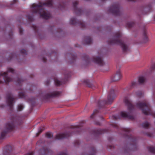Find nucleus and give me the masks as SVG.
<instances>
[{
    "label": "nucleus",
    "mask_w": 155,
    "mask_h": 155,
    "mask_svg": "<svg viewBox=\"0 0 155 155\" xmlns=\"http://www.w3.org/2000/svg\"><path fill=\"white\" fill-rule=\"evenodd\" d=\"M146 78L144 76H141L139 77L138 81L140 84H143L146 81Z\"/></svg>",
    "instance_id": "nucleus-22"
},
{
    "label": "nucleus",
    "mask_w": 155,
    "mask_h": 155,
    "mask_svg": "<svg viewBox=\"0 0 155 155\" xmlns=\"http://www.w3.org/2000/svg\"><path fill=\"white\" fill-rule=\"evenodd\" d=\"M4 105H1V107H4Z\"/></svg>",
    "instance_id": "nucleus-62"
},
{
    "label": "nucleus",
    "mask_w": 155,
    "mask_h": 155,
    "mask_svg": "<svg viewBox=\"0 0 155 155\" xmlns=\"http://www.w3.org/2000/svg\"><path fill=\"white\" fill-rule=\"evenodd\" d=\"M5 148L6 151L5 152L4 154L5 155H12V153H13L12 147L10 145H8Z\"/></svg>",
    "instance_id": "nucleus-20"
},
{
    "label": "nucleus",
    "mask_w": 155,
    "mask_h": 155,
    "mask_svg": "<svg viewBox=\"0 0 155 155\" xmlns=\"http://www.w3.org/2000/svg\"><path fill=\"white\" fill-rule=\"evenodd\" d=\"M54 82L55 85H56L57 86H59L61 84H64L66 83V81H63V82H61L56 79H54Z\"/></svg>",
    "instance_id": "nucleus-23"
},
{
    "label": "nucleus",
    "mask_w": 155,
    "mask_h": 155,
    "mask_svg": "<svg viewBox=\"0 0 155 155\" xmlns=\"http://www.w3.org/2000/svg\"><path fill=\"white\" fill-rule=\"evenodd\" d=\"M33 155V152H31V153H28L26 154L25 155Z\"/></svg>",
    "instance_id": "nucleus-56"
},
{
    "label": "nucleus",
    "mask_w": 155,
    "mask_h": 155,
    "mask_svg": "<svg viewBox=\"0 0 155 155\" xmlns=\"http://www.w3.org/2000/svg\"><path fill=\"white\" fill-rule=\"evenodd\" d=\"M18 96L20 98H24L25 97V94L23 92H20L18 93Z\"/></svg>",
    "instance_id": "nucleus-34"
},
{
    "label": "nucleus",
    "mask_w": 155,
    "mask_h": 155,
    "mask_svg": "<svg viewBox=\"0 0 155 155\" xmlns=\"http://www.w3.org/2000/svg\"><path fill=\"white\" fill-rule=\"evenodd\" d=\"M153 19L154 21H155V15L153 17Z\"/></svg>",
    "instance_id": "nucleus-61"
},
{
    "label": "nucleus",
    "mask_w": 155,
    "mask_h": 155,
    "mask_svg": "<svg viewBox=\"0 0 155 155\" xmlns=\"http://www.w3.org/2000/svg\"><path fill=\"white\" fill-rule=\"evenodd\" d=\"M16 82L19 86H21L22 82L24 81L23 79L17 77L16 79Z\"/></svg>",
    "instance_id": "nucleus-25"
},
{
    "label": "nucleus",
    "mask_w": 155,
    "mask_h": 155,
    "mask_svg": "<svg viewBox=\"0 0 155 155\" xmlns=\"http://www.w3.org/2000/svg\"><path fill=\"white\" fill-rule=\"evenodd\" d=\"M50 82V81L49 80H47L46 82V85H48L49 84Z\"/></svg>",
    "instance_id": "nucleus-55"
},
{
    "label": "nucleus",
    "mask_w": 155,
    "mask_h": 155,
    "mask_svg": "<svg viewBox=\"0 0 155 155\" xmlns=\"http://www.w3.org/2000/svg\"><path fill=\"white\" fill-rule=\"evenodd\" d=\"M43 130L41 127L38 130V131L36 134V136H38L42 132Z\"/></svg>",
    "instance_id": "nucleus-42"
},
{
    "label": "nucleus",
    "mask_w": 155,
    "mask_h": 155,
    "mask_svg": "<svg viewBox=\"0 0 155 155\" xmlns=\"http://www.w3.org/2000/svg\"><path fill=\"white\" fill-rule=\"evenodd\" d=\"M108 12L116 16H120L121 14L120 5L118 3H114L111 7L109 8Z\"/></svg>",
    "instance_id": "nucleus-7"
},
{
    "label": "nucleus",
    "mask_w": 155,
    "mask_h": 155,
    "mask_svg": "<svg viewBox=\"0 0 155 155\" xmlns=\"http://www.w3.org/2000/svg\"><path fill=\"white\" fill-rule=\"evenodd\" d=\"M18 28H19V33L20 34H22L23 33V29L20 27V26H18Z\"/></svg>",
    "instance_id": "nucleus-44"
},
{
    "label": "nucleus",
    "mask_w": 155,
    "mask_h": 155,
    "mask_svg": "<svg viewBox=\"0 0 155 155\" xmlns=\"http://www.w3.org/2000/svg\"><path fill=\"white\" fill-rule=\"evenodd\" d=\"M95 124L97 125H101V123L98 121L96 122L95 123Z\"/></svg>",
    "instance_id": "nucleus-54"
},
{
    "label": "nucleus",
    "mask_w": 155,
    "mask_h": 155,
    "mask_svg": "<svg viewBox=\"0 0 155 155\" xmlns=\"http://www.w3.org/2000/svg\"><path fill=\"white\" fill-rule=\"evenodd\" d=\"M124 101L125 104L127 106L128 110L131 113L134 108V106L132 104L129 98L127 97H125L124 99Z\"/></svg>",
    "instance_id": "nucleus-13"
},
{
    "label": "nucleus",
    "mask_w": 155,
    "mask_h": 155,
    "mask_svg": "<svg viewBox=\"0 0 155 155\" xmlns=\"http://www.w3.org/2000/svg\"><path fill=\"white\" fill-rule=\"evenodd\" d=\"M84 83L86 84L89 87H91L90 84V82L88 80H86L84 81Z\"/></svg>",
    "instance_id": "nucleus-41"
},
{
    "label": "nucleus",
    "mask_w": 155,
    "mask_h": 155,
    "mask_svg": "<svg viewBox=\"0 0 155 155\" xmlns=\"http://www.w3.org/2000/svg\"><path fill=\"white\" fill-rule=\"evenodd\" d=\"M15 99L12 97V94L8 93L6 95V101L7 104L11 110H12L13 103Z\"/></svg>",
    "instance_id": "nucleus-8"
},
{
    "label": "nucleus",
    "mask_w": 155,
    "mask_h": 155,
    "mask_svg": "<svg viewBox=\"0 0 155 155\" xmlns=\"http://www.w3.org/2000/svg\"><path fill=\"white\" fill-rule=\"evenodd\" d=\"M20 52L21 54H27V51L24 49L21 50L20 51Z\"/></svg>",
    "instance_id": "nucleus-45"
},
{
    "label": "nucleus",
    "mask_w": 155,
    "mask_h": 155,
    "mask_svg": "<svg viewBox=\"0 0 155 155\" xmlns=\"http://www.w3.org/2000/svg\"><path fill=\"white\" fill-rule=\"evenodd\" d=\"M106 0H101V1L103 2H104Z\"/></svg>",
    "instance_id": "nucleus-60"
},
{
    "label": "nucleus",
    "mask_w": 155,
    "mask_h": 155,
    "mask_svg": "<svg viewBox=\"0 0 155 155\" xmlns=\"http://www.w3.org/2000/svg\"><path fill=\"white\" fill-rule=\"evenodd\" d=\"M121 36V34L120 31H118L114 33L113 39L108 41V44L110 45L116 44L120 46L123 51L126 52L127 51L128 49L124 42L120 39Z\"/></svg>",
    "instance_id": "nucleus-3"
},
{
    "label": "nucleus",
    "mask_w": 155,
    "mask_h": 155,
    "mask_svg": "<svg viewBox=\"0 0 155 155\" xmlns=\"http://www.w3.org/2000/svg\"><path fill=\"white\" fill-rule=\"evenodd\" d=\"M151 71L155 70V64L151 66Z\"/></svg>",
    "instance_id": "nucleus-50"
},
{
    "label": "nucleus",
    "mask_w": 155,
    "mask_h": 155,
    "mask_svg": "<svg viewBox=\"0 0 155 155\" xmlns=\"http://www.w3.org/2000/svg\"><path fill=\"white\" fill-rule=\"evenodd\" d=\"M74 134L73 133H70L69 132L58 134L55 136V139L61 140L64 138H68L72 134Z\"/></svg>",
    "instance_id": "nucleus-14"
},
{
    "label": "nucleus",
    "mask_w": 155,
    "mask_h": 155,
    "mask_svg": "<svg viewBox=\"0 0 155 155\" xmlns=\"http://www.w3.org/2000/svg\"><path fill=\"white\" fill-rule=\"evenodd\" d=\"M92 42V38L90 36H87L85 38L84 43L85 44L90 45Z\"/></svg>",
    "instance_id": "nucleus-21"
},
{
    "label": "nucleus",
    "mask_w": 155,
    "mask_h": 155,
    "mask_svg": "<svg viewBox=\"0 0 155 155\" xmlns=\"http://www.w3.org/2000/svg\"><path fill=\"white\" fill-rule=\"evenodd\" d=\"M121 130L125 133L124 136L127 138L130 139L131 141L134 144L133 146L134 147H137L136 143L137 142V138L130 134V133L131 130L129 128H120Z\"/></svg>",
    "instance_id": "nucleus-6"
},
{
    "label": "nucleus",
    "mask_w": 155,
    "mask_h": 155,
    "mask_svg": "<svg viewBox=\"0 0 155 155\" xmlns=\"http://www.w3.org/2000/svg\"><path fill=\"white\" fill-rule=\"evenodd\" d=\"M7 71L8 72H10L12 73H14V70L12 68H9L8 69Z\"/></svg>",
    "instance_id": "nucleus-39"
},
{
    "label": "nucleus",
    "mask_w": 155,
    "mask_h": 155,
    "mask_svg": "<svg viewBox=\"0 0 155 155\" xmlns=\"http://www.w3.org/2000/svg\"><path fill=\"white\" fill-rule=\"evenodd\" d=\"M11 121V123H8L6 124L5 130L1 133L0 139H4L8 132L13 131L15 128V125L20 124L19 123L21 122L20 118L16 116L12 118Z\"/></svg>",
    "instance_id": "nucleus-2"
},
{
    "label": "nucleus",
    "mask_w": 155,
    "mask_h": 155,
    "mask_svg": "<svg viewBox=\"0 0 155 155\" xmlns=\"http://www.w3.org/2000/svg\"><path fill=\"white\" fill-rule=\"evenodd\" d=\"M46 136L48 138H50L52 137L53 135L51 133L47 132L46 133Z\"/></svg>",
    "instance_id": "nucleus-35"
},
{
    "label": "nucleus",
    "mask_w": 155,
    "mask_h": 155,
    "mask_svg": "<svg viewBox=\"0 0 155 155\" xmlns=\"http://www.w3.org/2000/svg\"><path fill=\"white\" fill-rule=\"evenodd\" d=\"M12 58H10V59H12V58L13 57V54H12Z\"/></svg>",
    "instance_id": "nucleus-59"
},
{
    "label": "nucleus",
    "mask_w": 155,
    "mask_h": 155,
    "mask_svg": "<svg viewBox=\"0 0 155 155\" xmlns=\"http://www.w3.org/2000/svg\"><path fill=\"white\" fill-rule=\"evenodd\" d=\"M108 132L106 129H95L93 130V133L95 135H99Z\"/></svg>",
    "instance_id": "nucleus-19"
},
{
    "label": "nucleus",
    "mask_w": 155,
    "mask_h": 155,
    "mask_svg": "<svg viewBox=\"0 0 155 155\" xmlns=\"http://www.w3.org/2000/svg\"><path fill=\"white\" fill-rule=\"evenodd\" d=\"M127 0L129 1H132V2H135L137 1V0Z\"/></svg>",
    "instance_id": "nucleus-58"
},
{
    "label": "nucleus",
    "mask_w": 155,
    "mask_h": 155,
    "mask_svg": "<svg viewBox=\"0 0 155 155\" xmlns=\"http://www.w3.org/2000/svg\"><path fill=\"white\" fill-rule=\"evenodd\" d=\"M53 5L52 0H48L46 2H40L38 5L34 3L32 5L31 11L34 13H37L40 17L45 19H49L51 15L48 11H46L43 8L44 6L51 7Z\"/></svg>",
    "instance_id": "nucleus-1"
},
{
    "label": "nucleus",
    "mask_w": 155,
    "mask_h": 155,
    "mask_svg": "<svg viewBox=\"0 0 155 155\" xmlns=\"http://www.w3.org/2000/svg\"><path fill=\"white\" fill-rule=\"evenodd\" d=\"M101 119L102 120H104V118L102 117H101Z\"/></svg>",
    "instance_id": "nucleus-63"
},
{
    "label": "nucleus",
    "mask_w": 155,
    "mask_h": 155,
    "mask_svg": "<svg viewBox=\"0 0 155 155\" xmlns=\"http://www.w3.org/2000/svg\"><path fill=\"white\" fill-rule=\"evenodd\" d=\"M20 90H22V89H20Z\"/></svg>",
    "instance_id": "nucleus-64"
},
{
    "label": "nucleus",
    "mask_w": 155,
    "mask_h": 155,
    "mask_svg": "<svg viewBox=\"0 0 155 155\" xmlns=\"http://www.w3.org/2000/svg\"><path fill=\"white\" fill-rule=\"evenodd\" d=\"M98 112V110H97L95 109V110L93 113V114L91 115L90 116V118H93L94 117L95 115L97 114Z\"/></svg>",
    "instance_id": "nucleus-31"
},
{
    "label": "nucleus",
    "mask_w": 155,
    "mask_h": 155,
    "mask_svg": "<svg viewBox=\"0 0 155 155\" xmlns=\"http://www.w3.org/2000/svg\"><path fill=\"white\" fill-rule=\"evenodd\" d=\"M70 23L71 25H74L78 24L82 28H84L85 27L86 25L84 22L81 21H77L76 18H72L70 19Z\"/></svg>",
    "instance_id": "nucleus-10"
},
{
    "label": "nucleus",
    "mask_w": 155,
    "mask_h": 155,
    "mask_svg": "<svg viewBox=\"0 0 155 155\" xmlns=\"http://www.w3.org/2000/svg\"><path fill=\"white\" fill-rule=\"evenodd\" d=\"M78 4L77 1L74 2L73 3V8L75 12L78 15H81L82 12V10L81 8H78L77 6Z\"/></svg>",
    "instance_id": "nucleus-15"
},
{
    "label": "nucleus",
    "mask_w": 155,
    "mask_h": 155,
    "mask_svg": "<svg viewBox=\"0 0 155 155\" xmlns=\"http://www.w3.org/2000/svg\"><path fill=\"white\" fill-rule=\"evenodd\" d=\"M42 60L44 62H45L46 61L47 59L46 58L44 57L42 58Z\"/></svg>",
    "instance_id": "nucleus-53"
},
{
    "label": "nucleus",
    "mask_w": 155,
    "mask_h": 155,
    "mask_svg": "<svg viewBox=\"0 0 155 155\" xmlns=\"http://www.w3.org/2000/svg\"><path fill=\"white\" fill-rule=\"evenodd\" d=\"M3 77V79L6 84L13 81L12 79L8 76V74L6 72H2L0 73V78ZM3 83V81L0 79V84Z\"/></svg>",
    "instance_id": "nucleus-9"
},
{
    "label": "nucleus",
    "mask_w": 155,
    "mask_h": 155,
    "mask_svg": "<svg viewBox=\"0 0 155 155\" xmlns=\"http://www.w3.org/2000/svg\"><path fill=\"white\" fill-rule=\"evenodd\" d=\"M83 59L84 60L86 64H88L91 61V59L89 58L88 56L86 54H84Z\"/></svg>",
    "instance_id": "nucleus-24"
},
{
    "label": "nucleus",
    "mask_w": 155,
    "mask_h": 155,
    "mask_svg": "<svg viewBox=\"0 0 155 155\" xmlns=\"http://www.w3.org/2000/svg\"><path fill=\"white\" fill-rule=\"evenodd\" d=\"M80 129L78 127H77L74 129H71V131H75V133L74 134H79V132H78V131Z\"/></svg>",
    "instance_id": "nucleus-32"
},
{
    "label": "nucleus",
    "mask_w": 155,
    "mask_h": 155,
    "mask_svg": "<svg viewBox=\"0 0 155 155\" xmlns=\"http://www.w3.org/2000/svg\"><path fill=\"white\" fill-rule=\"evenodd\" d=\"M121 77V72L118 70L116 72V74L111 78L112 81H117L119 80Z\"/></svg>",
    "instance_id": "nucleus-16"
},
{
    "label": "nucleus",
    "mask_w": 155,
    "mask_h": 155,
    "mask_svg": "<svg viewBox=\"0 0 155 155\" xmlns=\"http://www.w3.org/2000/svg\"><path fill=\"white\" fill-rule=\"evenodd\" d=\"M41 155H49L51 153V150L48 148L43 147L42 149L40 150Z\"/></svg>",
    "instance_id": "nucleus-18"
},
{
    "label": "nucleus",
    "mask_w": 155,
    "mask_h": 155,
    "mask_svg": "<svg viewBox=\"0 0 155 155\" xmlns=\"http://www.w3.org/2000/svg\"><path fill=\"white\" fill-rule=\"evenodd\" d=\"M99 56L94 57L91 60V61L94 63L97 64L98 65L101 66H103L104 65V62L101 54L98 53Z\"/></svg>",
    "instance_id": "nucleus-11"
},
{
    "label": "nucleus",
    "mask_w": 155,
    "mask_h": 155,
    "mask_svg": "<svg viewBox=\"0 0 155 155\" xmlns=\"http://www.w3.org/2000/svg\"><path fill=\"white\" fill-rule=\"evenodd\" d=\"M113 118L115 120H117L118 119L120 118V117L119 116H117L116 115H113Z\"/></svg>",
    "instance_id": "nucleus-48"
},
{
    "label": "nucleus",
    "mask_w": 155,
    "mask_h": 155,
    "mask_svg": "<svg viewBox=\"0 0 155 155\" xmlns=\"http://www.w3.org/2000/svg\"><path fill=\"white\" fill-rule=\"evenodd\" d=\"M136 106L141 109L145 115H152L155 117V113H153L150 104L146 101H144L143 103L140 102L137 103Z\"/></svg>",
    "instance_id": "nucleus-4"
},
{
    "label": "nucleus",
    "mask_w": 155,
    "mask_h": 155,
    "mask_svg": "<svg viewBox=\"0 0 155 155\" xmlns=\"http://www.w3.org/2000/svg\"><path fill=\"white\" fill-rule=\"evenodd\" d=\"M24 108V107L22 105L19 104L18 106V110L21 111Z\"/></svg>",
    "instance_id": "nucleus-36"
},
{
    "label": "nucleus",
    "mask_w": 155,
    "mask_h": 155,
    "mask_svg": "<svg viewBox=\"0 0 155 155\" xmlns=\"http://www.w3.org/2000/svg\"><path fill=\"white\" fill-rule=\"evenodd\" d=\"M147 149L149 152L153 153H155V147H148Z\"/></svg>",
    "instance_id": "nucleus-26"
},
{
    "label": "nucleus",
    "mask_w": 155,
    "mask_h": 155,
    "mask_svg": "<svg viewBox=\"0 0 155 155\" xmlns=\"http://www.w3.org/2000/svg\"><path fill=\"white\" fill-rule=\"evenodd\" d=\"M134 25V22H129L127 23V27L128 28H131Z\"/></svg>",
    "instance_id": "nucleus-28"
},
{
    "label": "nucleus",
    "mask_w": 155,
    "mask_h": 155,
    "mask_svg": "<svg viewBox=\"0 0 155 155\" xmlns=\"http://www.w3.org/2000/svg\"><path fill=\"white\" fill-rule=\"evenodd\" d=\"M144 40L145 42H147L148 40V38L147 36L146 32L144 31L143 33Z\"/></svg>",
    "instance_id": "nucleus-33"
},
{
    "label": "nucleus",
    "mask_w": 155,
    "mask_h": 155,
    "mask_svg": "<svg viewBox=\"0 0 155 155\" xmlns=\"http://www.w3.org/2000/svg\"><path fill=\"white\" fill-rule=\"evenodd\" d=\"M137 84V83L133 81L132 82L131 85L130 87V89L132 88L133 87H134V86H135Z\"/></svg>",
    "instance_id": "nucleus-38"
},
{
    "label": "nucleus",
    "mask_w": 155,
    "mask_h": 155,
    "mask_svg": "<svg viewBox=\"0 0 155 155\" xmlns=\"http://www.w3.org/2000/svg\"><path fill=\"white\" fill-rule=\"evenodd\" d=\"M65 3H63L62 4L60 5L59 6V8L61 9L64 8L65 7Z\"/></svg>",
    "instance_id": "nucleus-37"
},
{
    "label": "nucleus",
    "mask_w": 155,
    "mask_h": 155,
    "mask_svg": "<svg viewBox=\"0 0 155 155\" xmlns=\"http://www.w3.org/2000/svg\"><path fill=\"white\" fill-rule=\"evenodd\" d=\"M137 95L139 97H141L143 95V93L142 91H139L136 93Z\"/></svg>",
    "instance_id": "nucleus-40"
},
{
    "label": "nucleus",
    "mask_w": 155,
    "mask_h": 155,
    "mask_svg": "<svg viewBox=\"0 0 155 155\" xmlns=\"http://www.w3.org/2000/svg\"><path fill=\"white\" fill-rule=\"evenodd\" d=\"M74 143L75 145L77 146L79 145L80 143L79 141L78 140H77L75 141Z\"/></svg>",
    "instance_id": "nucleus-47"
},
{
    "label": "nucleus",
    "mask_w": 155,
    "mask_h": 155,
    "mask_svg": "<svg viewBox=\"0 0 155 155\" xmlns=\"http://www.w3.org/2000/svg\"><path fill=\"white\" fill-rule=\"evenodd\" d=\"M57 155H67V154L66 153L63 152H61L58 154Z\"/></svg>",
    "instance_id": "nucleus-51"
},
{
    "label": "nucleus",
    "mask_w": 155,
    "mask_h": 155,
    "mask_svg": "<svg viewBox=\"0 0 155 155\" xmlns=\"http://www.w3.org/2000/svg\"><path fill=\"white\" fill-rule=\"evenodd\" d=\"M120 115L122 117L127 118L131 120H133L134 118V117L131 115L130 113L127 114L124 111L121 112Z\"/></svg>",
    "instance_id": "nucleus-17"
},
{
    "label": "nucleus",
    "mask_w": 155,
    "mask_h": 155,
    "mask_svg": "<svg viewBox=\"0 0 155 155\" xmlns=\"http://www.w3.org/2000/svg\"><path fill=\"white\" fill-rule=\"evenodd\" d=\"M27 16L28 21L30 22H31L33 20L34 16L33 15H27Z\"/></svg>",
    "instance_id": "nucleus-30"
},
{
    "label": "nucleus",
    "mask_w": 155,
    "mask_h": 155,
    "mask_svg": "<svg viewBox=\"0 0 155 155\" xmlns=\"http://www.w3.org/2000/svg\"><path fill=\"white\" fill-rule=\"evenodd\" d=\"M112 126L113 127L116 128L117 129H118L119 128V126L117 124H113Z\"/></svg>",
    "instance_id": "nucleus-49"
},
{
    "label": "nucleus",
    "mask_w": 155,
    "mask_h": 155,
    "mask_svg": "<svg viewBox=\"0 0 155 155\" xmlns=\"http://www.w3.org/2000/svg\"><path fill=\"white\" fill-rule=\"evenodd\" d=\"M147 135L149 137H151L152 136V134L150 133L147 134Z\"/></svg>",
    "instance_id": "nucleus-57"
},
{
    "label": "nucleus",
    "mask_w": 155,
    "mask_h": 155,
    "mask_svg": "<svg viewBox=\"0 0 155 155\" xmlns=\"http://www.w3.org/2000/svg\"><path fill=\"white\" fill-rule=\"evenodd\" d=\"M116 90L114 89H111L108 93L107 100H99L97 103V106L99 108L102 107L104 104H111L115 97Z\"/></svg>",
    "instance_id": "nucleus-5"
},
{
    "label": "nucleus",
    "mask_w": 155,
    "mask_h": 155,
    "mask_svg": "<svg viewBox=\"0 0 155 155\" xmlns=\"http://www.w3.org/2000/svg\"><path fill=\"white\" fill-rule=\"evenodd\" d=\"M71 57H72V60L73 61H74L75 60L76 58V56L75 54H72L71 55Z\"/></svg>",
    "instance_id": "nucleus-46"
},
{
    "label": "nucleus",
    "mask_w": 155,
    "mask_h": 155,
    "mask_svg": "<svg viewBox=\"0 0 155 155\" xmlns=\"http://www.w3.org/2000/svg\"><path fill=\"white\" fill-rule=\"evenodd\" d=\"M152 6L151 3H150L148 4L145 7V9L146 10L148 11V12H150L151 11L152 9Z\"/></svg>",
    "instance_id": "nucleus-27"
},
{
    "label": "nucleus",
    "mask_w": 155,
    "mask_h": 155,
    "mask_svg": "<svg viewBox=\"0 0 155 155\" xmlns=\"http://www.w3.org/2000/svg\"><path fill=\"white\" fill-rule=\"evenodd\" d=\"M61 94V93L59 92L54 91L44 95L43 98L45 99H48L51 97H58Z\"/></svg>",
    "instance_id": "nucleus-12"
},
{
    "label": "nucleus",
    "mask_w": 155,
    "mask_h": 155,
    "mask_svg": "<svg viewBox=\"0 0 155 155\" xmlns=\"http://www.w3.org/2000/svg\"><path fill=\"white\" fill-rule=\"evenodd\" d=\"M150 125V124L147 121L143 123L142 124L143 127L145 128H147Z\"/></svg>",
    "instance_id": "nucleus-29"
},
{
    "label": "nucleus",
    "mask_w": 155,
    "mask_h": 155,
    "mask_svg": "<svg viewBox=\"0 0 155 155\" xmlns=\"http://www.w3.org/2000/svg\"><path fill=\"white\" fill-rule=\"evenodd\" d=\"M32 27L34 30L35 31L37 32L38 30V27L35 25H33Z\"/></svg>",
    "instance_id": "nucleus-43"
},
{
    "label": "nucleus",
    "mask_w": 155,
    "mask_h": 155,
    "mask_svg": "<svg viewBox=\"0 0 155 155\" xmlns=\"http://www.w3.org/2000/svg\"><path fill=\"white\" fill-rule=\"evenodd\" d=\"M18 1V0H13V2L11 4V5H12L13 4L16 3Z\"/></svg>",
    "instance_id": "nucleus-52"
}]
</instances>
